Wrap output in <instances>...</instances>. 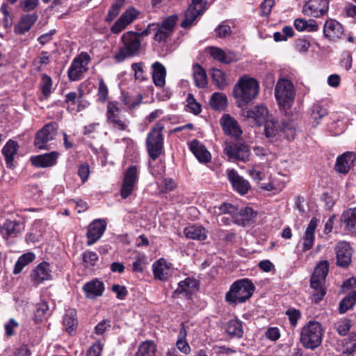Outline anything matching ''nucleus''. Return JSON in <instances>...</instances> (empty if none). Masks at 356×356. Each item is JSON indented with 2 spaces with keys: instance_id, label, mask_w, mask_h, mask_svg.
I'll return each instance as SVG.
<instances>
[{
  "instance_id": "24",
  "label": "nucleus",
  "mask_w": 356,
  "mask_h": 356,
  "mask_svg": "<svg viewBox=\"0 0 356 356\" xmlns=\"http://www.w3.org/2000/svg\"><path fill=\"white\" fill-rule=\"evenodd\" d=\"M24 229L23 223L17 221L6 220L2 226H0V233L4 238L16 237Z\"/></svg>"
},
{
  "instance_id": "40",
  "label": "nucleus",
  "mask_w": 356,
  "mask_h": 356,
  "mask_svg": "<svg viewBox=\"0 0 356 356\" xmlns=\"http://www.w3.org/2000/svg\"><path fill=\"white\" fill-rule=\"evenodd\" d=\"M294 26L298 31L314 32L318 29V25L314 19L298 18L294 20Z\"/></svg>"
},
{
  "instance_id": "21",
  "label": "nucleus",
  "mask_w": 356,
  "mask_h": 356,
  "mask_svg": "<svg viewBox=\"0 0 356 356\" xmlns=\"http://www.w3.org/2000/svg\"><path fill=\"white\" fill-rule=\"evenodd\" d=\"M106 227V222L104 220L97 219L92 222L88 228L87 244L91 245L97 242L103 235Z\"/></svg>"
},
{
  "instance_id": "43",
  "label": "nucleus",
  "mask_w": 356,
  "mask_h": 356,
  "mask_svg": "<svg viewBox=\"0 0 356 356\" xmlns=\"http://www.w3.org/2000/svg\"><path fill=\"white\" fill-rule=\"evenodd\" d=\"M193 76L197 87L202 88L207 85L206 72L200 65L193 66Z\"/></svg>"
},
{
  "instance_id": "22",
  "label": "nucleus",
  "mask_w": 356,
  "mask_h": 356,
  "mask_svg": "<svg viewBox=\"0 0 356 356\" xmlns=\"http://www.w3.org/2000/svg\"><path fill=\"white\" fill-rule=\"evenodd\" d=\"M323 34L329 40L334 41L342 37L343 29L339 22L333 19H329L324 24Z\"/></svg>"
},
{
  "instance_id": "55",
  "label": "nucleus",
  "mask_w": 356,
  "mask_h": 356,
  "mask_svg": "<svg viewBox=\"0 0 356 356\" xmlns=\"http://www.w3.org/2000/svg\"><path fill=\"white\" fill-rule=\"evenodd\" d=\"M265 135L267 138H273L277 135H280V130L275 127V123L273 121L268 120L265 122Z\"/></svg>"
},
{
  "instance_id": "30",
  "label": "nucleus",
  "mask_w": 356,
  "mask_h": 356,
  "mask_svg": "<svg viewBox=\"0 0 356 356\" xmlns=\"http://www.w3.org/2000/svg\"><path fill=\"white\" fill-rule=\"evenodd\" d=\"M256 215L252 208L245 207L234 212L232 219L234 223L245 227L253 220Z\"/></svg>"
},
{
  "instance_id": "53",
  "label": "nucleus",
  "mask_w": 356,
  "mask_h": 356,
  "mask_svg": "<svg viewBox=\"0 0 356 356\" xmlns=\"http://www.w3.org/2000/svg\"><path fill=\"white\" fill-rule=\"evenodd\" d=\"M187 107L190 112L198 115L202 111L201 105L195 100L193 95L188 94L187 97Z\"/></svg>"
},
{
  "instance_id": "33",
  "label": "nucleus",
  "mask_w": 356,
  "mask_h": 356,
  "mask_svg": "<svg viewBox=\"0 0 356 356\" xmlns=\"http://www.w3.org/2000/svg\"><path fill=\"white\" fill-rule=\"evenodd\" d=\"M19 149L18 143L13 140H9L2 149V154L4 156L7 167L11 168L13 165L15 156L17 155Z\"/></svg>"
},
{
  "instance_id": "57",
  "label": "nucleus",
  "mask_w": 356,
  "mask_h": 356,
  "mask_svg": "<svg viewBox=\"0 0 356 356\" xmlns=\"http://www.w3.org/2000/svg\"><path fill=\"white\" fill-rule=\"evenodd\" d=\"M97 260L98 256L94 252L87 251L83 254V261L86 267L95 266Z\"/></svg>"
},
{
  "instance_id": "26",
  "label": "nucleus",
  "mask_w": 356,
  "mask_h": 356,
  "mask_svg": "<svg viewBox=\"0 0 356 356\" xmlns=\"http://www.w3.org/2000/svg\"><path fill=\"white\" fill-rule=\"evenodd\" d=\"M207 51L213 59L225 64H229L237 60L236 56L233 51H224L217 47H209L207 48Z\"/></svg>"
},
{
  "instance_id": "29",
  "label": "nucleus",
  "mask_w": 356,
  "mask_h": 356,
  "mask_svg": "<svg viewBox=\"0 0 356 356\" xmlns=\"http://www.w3.org/2000/svg\"><path fill=\"white\" fill-rule=\"evenodd\" d=\"M86 297L88 299H95L101 296L104 291V283L97 279L86 283L83 286Z\"/></svg>"
},
{
  "instance_id": "19",
  "label": "nucleus",
  "mask_w": 356,
  "mask_h": 356,
  "mask_svg": "<svg viewBox=\"0 0 356 356\" xmlns=\"http://www.w3.org/2000/svg\"><path fill=\"white\" fill-rule=\"evenodd\" d=\"M220 124L226 135L238 138L242 134V130L238 122L230 115L224 114L220 120Z\"/></svg>"
},
{
  "instance_id": "6",
  "label": "nucleus",
  "mask_w": 356,
  "mask_h": 356,
  "mask_svg": "<svg viewBox=\"0 0 356 356\" xmlns=\"http://www.w3.org/2000/svg\"><path fill=\"white\" fill-rule=\"evenodd\" d=\"M328 270V262L327 261H321L316 265L311 277V287L315 291L313 297L316 302L321 300L325 295L324 284Z\"/></svg>"
},
{
  "instance_id": "11",
  "label": "nucleus",
  "mask_w": 356,
  "mask_h": 356,
  "mask_svg": "<svg viewBox=\"0 0 356 356\" xmlns=\"http://www.w3.org/2000/svg\"><path fill=\"white\" fill-rule=\"evenodd\" d=\"M107 122L120 131L127 129L129 121L121 115V110L117 102H108L106 107Z\"/></svg>"
},
{
  "instance_id": "62",
  "label": "nucleus",
  "mask_w": 356,
  "mask_h": 356,
  "mask_svg": "<svg viewBox=\"0 0 356 356\" xmlns=\"http://www.w3.org/2000/svg\"><path fill=\"white\" fill-rule=\"evenodd\" d=\"M310 42L305 38H299L296 41V49L300 53H305L310 47Z\"/></svg>"
},
{
  "instance_id": "14",
  "label": "nucleus",
  "mask_w": 356,
  "mask_h": 356,
  "mask_svg": "<svg viewBox=\"0 0 356 356\" xmlns=\"http://www.w3.org/2000/svg\"><path fill=\"white\" fill-rule=\"evenodd\" d=\"M205 10L206 6L203 0H192V3L184 13V18L181 23V26L184 29L191 26L196 18Z\"/></svg>"
},
{
  "instance_id": "49",
  "label": "nucleus",
  "mask_w": 356,
  "mask_h": 356,
  "mask_svg": "<svg viewBox=\"0 0 356 356\" xmlns=\"http://www.w3.org/2000/svg\"><path fill=\"white\" fill-rule=\"evenodd\" d=\"M213 213L217 216H222V214L228 213L232 217L234 212L237 211V208L229 203H223L219 207H215L213 208Z\"/></svg>"
},
{
  "instance_id": "12",
  "label": "nucleus",
  "mask_w": 356,
  "mask_h": 356,
  "mask_svg": "<svg viewBox=\"0 0 356 356\" xmlns=\"http://www.w3.org/2000/svg\"><path fill=\"white\" fill-rule=\"evenodd\" d=\"M57 134V125L54 122H50L44 125L36 134L35 145L39 149L47 148V144L53 140Z\"/></svg>"
},
{
  "instance_id": "56",
  "label": "nucleus",
  "mask_w": 356,
  "mask_h": 356,
  "mask_svg": "<svg viewBox=\"0 0 356 356\" xmlns=\"http://www.w3.org/2000/svg\"><path fill=\"white\" fill-rule=\"evenodd\" d=\"M108 94V87L106 85L103 79H100L99 80V86H98V100L102 102H105Z\"/></svg>"
},
{
  "instance_id": "42",
  "label": "nucleus",
  "mask_w": 356,
  "mask_h": 356,
  "mask_svg": "<svg viewBox=\"0 0 356 356\" xmlns=\"http://www.w3.org/2000/svg\"><path fill=\"white\" fill-rule=\"evenodd\" d=\"M227 104V96L222 92H214L209 99V105L213 109L216 111L224 110Z\"/></svg>"
},
{
  "instance_id": "31",
  "label": "nucleus",
  "mask_w": 356,
  "mask_h": 356,
  "mask_svg": "<svg viewBox=\"0 0 356 356\" xmlns=\"http://www.w3.org/2000/svg\"><path fill=\"white\" fill-rule=\"evenodd\" d=\"M198 286L199 282L196 279L187 277L178 283L177 288L173 292V296L175 297L184 293L186 294H192L197 291Z\"/></svg>"
},
{
  "instance_id": "18",
  "label": "nucleus",
  "mask_w": 356,
  "mask_h": 356,
  "mask_svg": "<svg viewBox=\"0 0 356 356\" xmlns=\"http://www.w3.org/2000/svg\"><path fill=\"white\" fill-rule=\"evenodd\" d=\"M227 177L234 190L240 195L246 194L250 188L249 181L240 176L237 171L232 169L227 171Z\"/></svg>"
},
{
  "instance_id": "54",
  "label": "nucleus",
  "mask_w": 356,
  "mask_h": 356,
  "mask_svg": "<svg viewBox=\"0 0 356 356\" xmlns=\"http://www.w3.org/2000/svg\"><path fill=\"white\" fill-rule=\"evenodd\" d=\"M123 0H118L111 6L106 17V21L111 22L117 17L120 11L122 6H123Z\"/></svg>"
},
{
  "instance_id": "44",
  "label": "nucleus",
  "mask_w": 356,
  "mask_h": 356,
  "mask_svg": "<svg viewBox=\"0 0 356 356\" xmlns=\"http://www.w3.org/2000/svg\"><path fill=\"white\" fill-rule=\"evenodd\" d=\"M35 258V255L33 252H27L23 254L22 256L19 257L17 261L15 263L13 273L15 274H19L22 272L23 268L31 263Z\"/></svg>"
},
{
  "instance_id": "59",
  "label": "nucleus",
  "mask_w": 356,
  "mask_h": 356,
  "mask_svg": "<svg viewBox=\"0 0 356 356\" xmlns=\"http://www.w3.org/2000/svg\"><path fill=\"white\" fill-rule=\"evenodd\" d=\"M147 264V258L145 255H139L133 263V270L135 272H142Z\"/></svg>"
},
{
  "instance_id": "50",
  "label": "nucleus",
  "mask_w": 356,
  "mask_h": 356,
  "mask_svg": "<svg viewBox=\"0 0 356 356\" xmlns=\"http://www.w3.org/2000/svg\"><path fill=\"white\" fill-rule=\"evenodd\" d=\"M327 114V111L323 107L319 105H315L312 108V118L315 123V126L318 125L321 119Z\"/></svg>"
},
{
  "instance_id": "58",
  "label": "nucleus",
  "mask_w": 356,
  "mask_h": 356,
  "mask_svg": "<svg viewBox=\"0 0 356 356\" xmlns=\"http://www.w3.org/2000/svg\"><path fill=\"white\" fill-rule=\"evenodd\" d=\"M90 173V166L84 163L80 164L78 168V175L81 179L82 184H84L88 179Z\"/></svg>"
},
{
  "instance_id": "2",
  "label": "nucleus",
  "mask_w": 356,
  "mask_h": 356,
  "mask_svg": "<svg viewBox=\"0 0 356 356\" xmlns=\"http://www.w3.org/2000/svg\"><path fill=\"white\" fill-rule=\"evenodd\" d=\"M254 290L255 286L250 280H238L231 285L226 293L225 300L231 305L242 304L252 297Z\"/></svg>"
},
{
  "instance_id": "20",
  "label": "nucleus",
  "mask_w": 356,
  "mask_h": 356,
  "mask_svg": "<svg viewBox=\"0 0 356 356\" xmlns=\"http://www.w3.org/2000/svg\"><path fill=\"white\" fill-rule=\"evenodd\" d=\"M318 225V220L314 217L309 221L302 236L300 238L302 251L306 252L311 250L315 241V230Z\"/></svg>"
},
{
  "instance_id": "17",
  "label": "nucleus",
  "mask_w": 356,
  "mask_h": 356,
  "mask_svg": "<svg viewBox=\"0 0 356 356\" xmlns=\"http://www.w3.org/2000/svg\"><path fill=\"white\" fill-rule=\"evenodd\" d=\"M65 102L67 104V109L72 113H76L87 108L89 102L82 99V93L70 92L65 95Z\"/></svg>"
},
{
  "instance_id": "16",
  "label": "nucleus",
  "mask_w": 356,
  "mask_h": 356,
  "mask_svg": "<svg viewBox=\"0 0 356 356\" xmlns=\"http://www.w3.org/2000/svg\"><path fill=\"white\" fill-rule=\"evenodd\" d=\"M138 170L136 167L134 165L129 167L124 173L121 188V196L123 198H127L131 194L138 181Z\"/></svg>"
},
{
  "instance_id": "9",
  "label": "nucleus",
  "mask_w": 356,
  "mask_h": 356,
  "mask_svg": "<svg viewBox=\"0 0 356 356\" xmlns=\"http://www.w3.org/2000/svg\"><path fill=\"white\" fill-rule=\"evenodd\" d=\"M177 19V15H172L166 17L161 23H154V40L159 43L165 42L173 33Z\"/></svg>"
},
{
  "instance_id": "51",
  "label": "nucleus",
  "mask_w": 356,
  "mask_h": 356,
  "mask_svg": "<svg viewBox=\"0 0 356 356\" xmlns=\"http://www.w3.org/2000/svg\"><path fill=\"white\" fill-rule=\"evenodd\" d=\"M51 88H52L51 78L47 74H43L42 76V82L40 83V89H41L42 95L45 97H49V95L51 92Z\"/></svg>"
},
{
  "instance_id": "25",
  "label": "nucleus",
  "mask_w": 356,
  "mask_h": 356,
  "mask_svg": "<svg viewBox=\"0 0 356 356\" xmlns=\"http://www.w3.org/2000/svg\"><path fill=\"white\" fill-rule=\"evenodd\" d=\"M59 153L51 152L50 153L32 156L31 160L33 165L38 168H48L54 165L58 158Z\"/></svg>"
},
{
  "instance_id": "45",
  "label": "nucleus",
  "mask_w": 356,
  "mask_h": 356,
  "mask_svg": "<svg viewBox=\"0 0 356 356\" xmlns=\"http://www.w3.org/2000/svg\"><path fill=\"white\" fill-rule=\"evenodd\" d=\"M226 331L232 337H241L243 333L242 323L237 319L230 320L226 325Z\"/></svg>"
},
{
  "instance_id": "8",
  "label": "nucleus",
  "mask_w": 356,
  "mask_h": 356,
  "mask_svg": "<svg viewBox=\"0 0 356 356\" xmlns=\"http://www.w3.org/2000/svg\"><path fill=\"white\" fill-rule=\"evenodd\" d=\"M90 60L91 57L85 51H82L76 56L67 71L69 79L72 81L81 79L83 74L88 70V64Z\"/></svg>"
},
{
  "instance_id": "3",
  "label": "nucleus",
  "mask_w": 356,
  "mask_h": 356,
  "mask_svg": "<svg viewBox=\"0 0 356 356\" xmlns=\"http://www.w3.org/2000/svg\"><path fill=\"white\" fill-rule=\"evenodd\" d=\"M121 42L122 45L114 56L116 62H123L127 58L138 54L141 47V41L137 38L134 31H127L123 33L121 36Z\"/></svg>"
},
{
  "instance_id": "36",
  "label": "nucleus",
  "mask_w": 356,
  "mask_h": 356,
  "mask_svg": "<svg viewBox=\"0 0 356 356\" xmlns=\"http://www.w3.org/2000/svg\"><path fill=\"white\" fill-rule=\"evenodd\" d=\"M345 229L349 233H356V207L345 211L341 216Z\"/></svg>"
},
{
  "instance_id": "5",
  "label": "nucleus",
  "mask_w": 356,
  "mask_h": 356,
  "mask_svg": "<svg viewBox=\"0 0 356 356\" xmlns=\"http://www.w3.org/2000/svg\"><path fill=\"white\" fill-rule=\"evenodd\" d=\"M275 96L280 106L290 108L296 97V90L293 83L287 79H279L275 88Z\"/></svg>"
},
{
  "instance_id": "4",
  "label": "nucleus",
  "mask_w": 356,
  "mask_h": 356,
  "mask_svg": "<svg viewBox=\"0 0 356 356\" xmlns=\"http://www.w3.org/2000/svg\"><path fill=\"white\" fill-rule=\"evenodd\" d=\"M323 327L317 321H309L301 330L300 341L307 348L315 349L321 344Z\"/></svg>"
},
{
  "instance_id": "64",
  "label": "nucleus",
  "mask_w": 356,
  "mask_h": 356,
  "mask_svg": "<svg viewBox=\"0 0 356 356\" xmlns=\"http://www.w3.org/2000/svg\"><path fill=\"white\" fill-rule=\"evenodd\" d=\"M215 32L219 38H225L231 33V28L225 22H222L215 29Z\"/></svg>"
},
{
  "instance_id": "41",
  "label": "nucleus",
  "mask_w": 356,
  "mask_h": 356,
  "mask_svg": "<svg viewBox=\"0 0 356 356\" xmlns=\"http://www.w3.org/2000/svg\"><path fill=\"white\" fill-rule=\"evenodd\" d=\"M283 134L287 140L294 138L296 134V124L291 119L282 121V125L280 129V135Z\"/></svg>"
},
{
  "instance_id": "27",
  "label": "nucleus",
  "mask_w": 356,
  "mask_h": 356,
  "mask_svg": "<svg viewBox=\"0 0 356 356\" xmlns=\"http://www.w3.org/2000/svg\"><path fill=\"white\" fill-rule=\"evenodd\" d=\"M268 114L267 108L263 105L257 106L244 112V116L248 119H252L258 126L264 124L266 121Z\"/></svg>"
},
{
  "instance_id": "63",
  "label": "nucleus",
  "mask_w": 356,
  "mask_h": 356,
  "mask_svg": "<svg viewBox=\"0 0 356 356\" xmlns=\"http://www.w3.org/2000/svg\"><path fill=\"white\" fill-rule=\"evenodd\" d=\"M111 321L108 320H102L95 327V332L97 335L103 334L111 327Z\"/></svg>"
},
{
  "instance_id": "13",
  "label": "nucleus",
  "mask_w": 356,
  "mask_h": 356,
  "mask_svg": "<svg viewBox=\"0 0 356 356\" xmlns=\"http://www.w3.org/2000/svg\"><path fill=\"white\" fill-rule=\"evenodd\" d=\"M336 264L341 268H347L352 261L353 250L350 243L342 241L334 246Z\"/></svg>"
},
{
  "instance_id": "48",
  "label": "nucleus",
  "mask_w": 356,
  "mask_h": 356,
  "mask_svg": "<svg viewBox=\"0 0 356 356\" xmlns=\"http://www.w3.org/2000/svg\"><path fill=\"white\" fill-rule=\"evenodd\" d=\"M211 77L213 82L220 89H223L228 85V83L226 79V75L225 72H223L220 70L215 68L212 69Z\"/></svg>"
},
{
  "instance_id": "23",
  "label": "nucleus",
  "mask_w": 356,
  "mask_h": 356,
  "mask_svg": "<svg viewBox=\"0 0 356 356\" xmlns=\"http://www.w3.org/2000/svg\"><path fill=\"white\" fill-rule=\"evenodd\" d=\"M51 273L50 264L48 262L43 261L39 264L33 270L32 279L36 284H40L44 281L51 280Z\"/></svg>"
},
{
  "instance_id": "52",
  "label": "nucleus",
  "mask_w": 356,
  "mask_h": 356,
  "mask_svg": "<svg viewBox=\"0 0 356 356\" xmlns=\"http://www.w3.org/2000/svg\"><path fill=\"white\" fill-rule=\"evenodd\" d=\"M139 15V12L134 7H130L122 13L120 18L127 24L132 23Z\"/></svg>"
},
{
  "instance_id": "10",
  "label": "nucleus",
  "mask_w": 356,
  "mask_h": 356,
  "mask_svg": "<svg viewBox=\"0 0 356 356\" xmlns=\"http://www.w3.org/2000/svg\"><path fill=\"white\" fill-rule=\"evenodd\" d=\"M224 152L229 160L235 161H240L245 162L250 157V148L248 145L243 142L225 143Z\"/></svg>"
},
{
  "instance_id": "60",
  "label": "nucleus",
  "mask_w": 356,
  "mask_h": 356,
  "mask_svg": "<svg viewBox=\"0 0 356 356\" xmlns=\"http://www.w3.org/2000/svg\"><path fill=\"white\" fill-rule=\"evenodd\" d=\"M286 314L289 316L291 325L296 326L298 321L301 317L300 312L296 309L291 308L286 311Z\"/></svg>"
},
{
  "instance_id": "39",
  "label": "nucleus",
  "mask_w": 356,
  "mask_h": 356,
  "mask_svg": "<svg viewBox=\"0 0 356 356\" xmlns=\"http://www.w3.org/2000/svg\"><path fill=\"white\" fill-rule=\"evenodd\" d=\"M184 234L186 238L197 241H204L207 237V231L202 226L187 227L184 229Z\"/></svg>"
},
{
  "instance_id": "61",
  "label": "nucleus",
  "mask_w": 356,
  "mask_h": 356,
  "mask_svg": "<svg viewBox=\"0 0 356 356\" xmlns=\"http://www.w3.org/2000/svg\"><path fill=\"white\" fill-rule=\"evenodd\" d=\"M350 322L349 320H341L337 325V330L341 336H345L350 330Z\"/></svg>"
},
{
  "instance_id": "15",
  "label": "nucleus",
  "mask_w": 356,
  "mask_h": 356,
  "mask_svg": "<svg viewBox=\"0 0 356 356\" xmlns=\"http://www.w3.org/2000/svg\"><path fill=\"white\" fill-rule=\"evenodd\" d=\"M328 8V0H309L303 6L302 12L306 15L319 17L327 12Z\"/></svg>"
},
{
  "instance_id": "46",
  "label": "nucleus",
  "mask_w": 356,
  "mask_h": 356,
  "mask_svg": "<svg viewBox=\"0 0 356 356\" xmlns=\"http://www.w3.org/2000/svg\"><path fill=\"white\" fill-rule=\"evenodd\" d=\"M356 302V291H352L339 303V313L343 314L350 309Z\"/></svg>"
},
{
  "instance_id": "1",
  "label": "nucleus",
  "mask_w": 356,
  "mask_h": 356,
  "mask_svg": "<svg viewBox=\"0 0 356 356\" xmlns=\"http://www.w3.org/2000/svg\"><path fill=\"white\" fill-rule=\"evenodd\" d=\"M258 81L249 75H243L235 84L233 95L239 107L244 106L256 98L259 93Z\"/></svg>"
},
{
  "instance_id": "32",
  "label": "nucleus",
  "mask_w": 356,
  "mask_h": 356,
  "mask_svg": "<svg viewBox=\"0 0 356 356\" xmlns=\"http://www.w3.org/2000/svg\"><path fill=\"white\" fill-rule=\"evenodd\" d=\"M152 270L156 279L165 280L170 273V264H168L165 259H160L153 264Z\"/></svg>"
},
{
  "instance_id": "35",
  "label": "nucleus",
  "mask_w": 356,
  "mask_h": 356,
  "mask_svg": "<svg viewBox=\"0 0 356 356\" xmlns=\"http://www.w3.org/2000/svg\"><path fill=\"white\" fill-rule=\"evenodd\" d=\"M355 159V156L353 153L346 152L343 154L337 159L335 164L336 170L340 173H347Z\"/></svg>"
},
{
  "instance_id": "38",
  "label": "nucleus",
  "mask_w": 356,
  "mask_h": 356,
  "mask_svg": "<svg viewBox=\"0 0 356 356\" xmlns=\"http://www.w3.org/2000/svg\"><path fill=\"white\" fill-rule=\"evenodd\" d=\"M63 325L66 331L73 335L75 333L78 325V320L76 318V311L74 309H70L66 311L63 317Z\"/></svg>"
},
{
  "instance_id": "47",
  "label": "nucleus",
  "mask_w": 356,
  "mask_h": 356,
  "mask_svg": "<svg viewBox=\"0 0 356 356\" xmlns=\"http://www.w3.org/2000/svg\"><path fill=\"white\" fill-rule=\"evenodd\" d=\"M156 345L149 341L143 342L138 347L136 356H155Z\"/></svg>"
},
{
  "instance_id": "28",
  "label": "nucleus",
  "mask_w": 356,
  "mask_h": 356,
  "mask_svg": "<svg viewBox=\"0 0 356 356\" xmlns=\"http://www.w3.org/2000/svg\"><path fill=\"white\" fill-rule=\"evenodd\" d=\"M189 149L199 162L207 163L211 161V156L210 152L204 145L197 140H193L189 143Z\"/></svg>"
},
{
  "instance_id": "37",
  "label": "nucleus",
  "mask_w": 356,
  "mask_h": 356,
  "mask_svg": "<svg viewBox=\"0 0 356 356\" xmlns=\"http://www.w3.org/2000/svg\"><path fill=\"white\" fill-rule=\"evenodd\" d=\"M152 79L154 84L158 87H163L165 83L166 70L159 62H155L152 65Z\"/></svg>"
},
{
  "instance_id": "34",
  "label": "nucleus",
  "mask_w": 356,
  "mask_h": 356,
  "mask_svg": "<svg viewBox=\"0 0 356 356\" xmlns=\"http://www.w3.org/2000/svg\"><path fill=\"white\" fill-rule=\"evenodd\" d=\"M38 19L36 13L26 14L23 15L19 23L15 26V31L17 34H24L29 31L31 26Z\"/></svg>"
},
{
  "instance_id": "7",
  "label": "nucleus",
  "mask_w": 356,
  "mask_h": 356,
  "mask_svg": "<svg viewBox=\"0 0 356 356\" xmlns=\"http://www.w3.org/2000/svg\"><path fill=\"white\" fill-rule=\"evenodd\" d=\"M164 124L159 121L149 132L146 145L149 156L155 161L161 154L163 144L162 131Z\"/></svg>"
}]
</instances>
